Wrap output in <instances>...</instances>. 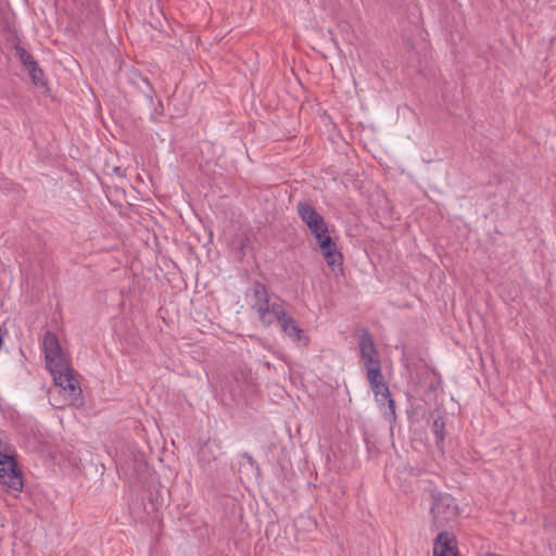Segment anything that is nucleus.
Wrapping results in <instances>:
<instances>
[{"instance_id":"8","label":"nucleus","mask_w":556,"mask_h":556,"mask_svg":"<svg viewBox=\"0 0 556 556\" xmlns=\"http://www.w3.org/2000/svg\"><path fill=\"white\" fill-rule=\"evenodd\" d=\"M366 378H367L370 389L372 390L377 400L378 401H382V400L387 401L391 414L394 415L395 414V402L391 397L389 387L383 380L382 372L379 371L377 375L376 374L374 376L369 375V376H366Z\"/></svg>"},{"instance_id":"5","label":"nucleus","mask_w":556,"mask_h":556,"mask_svg":"<svg viewBox=\"0 0 556 556\" xmlns=\"http://www.w3.org/2000/svg\"><path fill=\"white\" fill-rule=\"evenodd\" d=\"M311 232L314 235L327 265L332 269L337 266H341L342 254L338 251L336 243L332 241L325 219L318 224L317 227L311 229Z\"/></svg>"},{"instance_id":"11","label":"nucleus","mask_w":556,"mask_h":556,"mask_svg":"<svg viewBox=\"0 0 556 556\" xmlns=\"http://www.w3.org/2000/svg\"><path fill=\"white\" fill-rule=\"evenodd\" d=\"M220 443L215 440H210L203 443L198 452V460L202 466H207L213 463L220 454Z\"/></svg>"},{"instance_id":"15","label":"nucleus","mask_w":556,"mask_h":556,"mask_svg":"<svg viewBox=\"0 0 556 556\" xmlns=\"http://www.w3.org/2000/svg\"><path fill=\"white\" fill-rule=\"evenodd\" d=\"M27 72L35 85H43L45 74L37 62L27 68Z\"/></svg>"},{"instance_id":"13","label":"nucleus","mask_w":556,"mask_h":556,"mask_svg":"<svg viewBox=\"0 0 556 556\" xmlns=\"http://www.w3.org/2000/svg\"><path fill=\"white\" fill-rule=\"evenodd\" d=\"M445 421L442 417H438L433 420L432 424V431L435 435V444L442 451L443 450V442L445 438Z\"/></svg>"},{"instance_id":"2","label":"nucleus","mask_w":556,"mask_h":556,"mask_svg":"<svg viewBox=\"0 0 556 556\" xmlns=\"http://www.w3.org/2000/svg\"><path fill=\"white\" fill-rule=\"evenodd\" d=\"M251 309L266 327L270 326L275 320L279 321L286 313L283 303L278 299L273 300L267 289L262 283H255L253 287Z\"/></svg>"},{"instance_id":"4","label":"nucleus","mask_w":556,"mask_h":556,"mask_svg":"<svg viewBox=\"0 0 556 556\" xmlns=\"http://www.w3.org/2000/svg\"><path fill=\"white\" fill-rule=\"evenodd\" d=\"M42 352L45 354L47 369L54 370L67 369L70 359L60 345L59 339L51 331H47L42 338Z\"/></svg>"},{"instance_id":"1","label":"nucleus","mask_w":556,"mask_h":556,"mask_svg":"<svg viewBox=\"0 0 556 556\" xmlns=\"http://www.w3.org/2000/svg\"><path fill=\"white\" fill-rule=\"evenodd\" d=\"M53 377L54 386L50 389L51 404L56 408L65 406H77L81 403V388L74 376L71 365L67 369L54 370L50 372Z\"/></svg>"},{"instance_id":"10","label":"nucleus","mask_w":556,"mask_h":556,"mask_svg":"<svg viewBox=\"0 0 556 556\" xmlns=\"http://www.w3.org/2000/svg\"><path fill=\"white\" fill-rule=\"evenodd\" d=\"M278 323L280 324L283 333L291 338L293 341L307 344L308 339L303 334V330L298 326L294 318L287 312Z\"/></svg>"},{"instance_id":"3","label":"nucleus","mask_w":556,"mask_h":556,"mask_svg":"<svg viewBox=\"0 0 556 556\" xmlns=\"http://www.w3.org/2000/svg\"><path fill=\"white\" fill-rule=\"evenodd\" d=\"M0 479L12 491L20 492L23 480L15 459V450L0 440Z\"/></svg>"},{"instance_id":"16","label":"nucleus","mask_w":556,"mask_h":556,"mask_svg":"<svg viewBox=\"0 0 556 556\" xmlns=\"http://www.w3.org/2000/svg\"><path fill=\"white\" fill-rule=\"evenodd\" d=\"M304 519L309 526H316V522L311 517H305Z\"/></svg>"},{"instance_id":"9","label":"nucleus","mask_w":556,"mask_h":556,"mask_svg":"<svg viewBox=\"0 0 556 556\" xmlns=\"http://www.w3.org/2000/svg\"><path fill=\"white\" fill-rule=\"evenodd\" d=\"M433 556H459L456 538L446 531L439 533L433 546Z\"/></svg>"},{"instance_id":"14","label":"nucleus","mask_w":556,"mask_h":556,"mask_svg":"<svg viewBox=\"0 0 556 556\" xmlns=\"http://www.w3.org/2000/svg\"><path fill=\"white\" fill-rule=\"evenodd\" d=\"M16 55L18 56L23 65L26 67V70L36 63L34 56L22 47H16Z\"/></svg>"},{"instance_id":"7","label":"nucleus","mask_w":556,"mask_h":556,"mask_svg":"<svg viewBox=\"0 0 556 556\" xmlns=\"http://www.w3.org/2000/svg\"><path fill=\"white\" fill-rule=\"evenodd\" d=\"M431 514L435 527L441 528L457 518L458 507L455 503V500L451 495L439 494L433 496Z\"/></svg>"},{"instance_id":"6","label":"nucleus","mask_w":556,"mask_h":556,"mask_svg":"<svg viewBox=\"0 0 556 556\" xmlns=\"http://www.w3.org/2000/svg\"><path fill=\"white\" fill-rule=\"evenodd\" d=\"M358 350L363 369L366 376L377 375L381 371V362L372 336L367 331H363L358 338Z\"/></svg>"},{"instance_id":"12","label":"nucleus","mask_w":556,"mask_h":556,"mask_svg":"<svg viewBox=\"0 0 556 556\" xmlns=\"http://www.w3.org/2000/svg\"><path fill=\"white\" fill-rule=\"evenodd\" d=\"M298 213L301 219L307 225V227L313 229L317 227L324 220V217L316 212V210L306 202L298 203Z\"/></svg>"}]
</instances>
